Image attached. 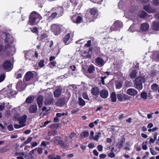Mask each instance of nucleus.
<instances>
[{
	"mask_svg": "<svg viewBox=\"0 0 159 159\" xmlns=\"http://www.w3.org/2000/svg\"><path fill=\"white\" fill-rule=\"evenodd\" d=\"M12 111L14 113H15L13 117L14 120H18L20 124L22 125H26L25 123L27 117V116L24 115L22 116L19 117L20 112L19 107H16L13 108L12 109Z\"/></svg>",
	"mask_w": 159,
	"mask_h": 159,
	"instance_id": "1",
	"label": "nucleus"
},
{
	"mask_svg": "<svg viewBox=\"0 0 159 159\" xmlns=\"http://www.w3.org/2000/svg\"><path fill=\"white\" fill-rule=\"evenodd\" d=\"M42 17L40 14L35 11L32 12L30 14L28 24L31 25H35L42 19Z\"/></svg>",
	"mask_w": 159,
	"mask_h": 159,
	"instance_id": "2",
	"label": "nucleus"
},
{
	"mask_svg": "<svg viewBox=\"0 0 159 159\" xmlns=\"http://www.w3.org/2000/svg\"><path fill=\"white\" fill-rule=\"evenodd\" d=\"M6 43V48H10L13 52L15 51L16 49L13 45V38L11 35L8 34L6 35V38L5 39Z\"/></svg>",
	"mask_w": 159,
	"mask_h": 159,
	"instance_id": "3",
	"label": "nucleus"
},
{
	"mask_svg": "<svg viewBox=\"0 0 159 159\" xmlns=\"http://www.w3.org/2000/svg\"><path fill=\"white\" fill-rule=\"evenodd\" d=\"M145 79L142 77L139 76L136 78L134 80V87L139 90L142 89V84L145 82Z\"/></svg>",
	"mask_w": 159,
	"mask_h": 159,
	"instance_id": "4",
	"label": "nucleus"
},
{
	"mask_svg": "<svg viewBox=\"0 0 159 159\" xmlns=\"http://www.w3.org/2000/svg\"><path fill=\"white\" fill-rule=\"evenodd\" d=\"M61 27V26L60 25L54 24L52 25L51 28L54 34L57 35L60 33Z\"/></svg>",
	"mask_w": 159,
	"mask_h": 159,
	"instance_id": "5",
	"label": "nucleus"
},
{
	"mask_svg": "<svg viewBox=\"0 0 159 159\" xmlns=\"http://www.w3.org/2000/svg\"><path fill=\"white\" fill-rule=\"evenodd\" d=\"M123 24L121 22L117 20L115 21L112 26L111 29L112 30H118L120 28L122 27Z\"/></svg>",
	"mask_w": 159,
	"mask_h": 159,
	"instance_id": "6",
	"label": "nucleus"
},
{
	"mask_svg": "<svg viewBox=\"0 0 159 159\" xmlns=\"http://www.w3.org/2000/svg\"><path fill=\"white\" fill-rule=\"evenodd\" d=\"M157 18L156 21L152 22V29L154 30H159V15H157Z\"/></svg>",
	"mask_w": 159,
	"mask_h": 159,
	"instance_id": "7",
	"label": "nucleus"
},
{
	"mask_svg": "<svg viewBox=\"0 0 159 159\" xmlns=\"http://www.w3.org/2000/svg\"><path fill=\"white\" fill-rule=\"evenodd\" d=\"M144 9L149 13H154L156 12V9L151 7L150 5H145L143 7Z\"/></svg>",
	"mask_w": 159,
	"mask_h": 159,
	"instance_id": "8",
	"label": "nucleus"
},
{
	"mask_svg": "<svg viewBox=\"0 0 159 159\" xmlns=\"http://www.w3.org/2000/svg\"><path fill=\"white\" fill-rule=\"evenodd\" d=\"M117 98L118 101L122 102L125 100H128L129 97L126 94H122L120 93H118L117 95Z\"/></svg>",
	"mask_w": 159,
	"mask_h": 159,
	"instance_id": "9",
	"label": "nucleus"
},
{
	"mask_svg": "<svg viewBox=\"0 0 159 159\" xmlns=\"http://www.w3.org/2000/svg\"><path fill=\"white\" fill-rule=\"evenodd\" d=\"M73 36V34L71 33H68L64 38L63 41L66 44H68L72 40L71 37Z\"/></svg>",
	"mask_w": 159,
	"mask_h": 159,
	"instance_id": "10",
	"label": "nucleus"
},
{
	"mask_svg": "<svg viewBox=\"0 0 159 159\" xmlns=\"http://www.w3.org/2000/svg\"><path fill=\"white\" fill-rule=\"evenodd\" d=\"M126 93L129 95L134 96L137 94L138 92L134 89L129 88L127 90Z\"/></svg>",
	"mask_w": 159,
	"mask_h": 159,
	"instance_id": "11",
	"label": "nucleus"
},
{
	"mask_svg": "<svg viewBox=\"0 0 159 159\" xmlns=\"http://www.w3.org/2000/svg\"><path fill=\"white\" fill-rule=\"evenodd\" d=\"M12 65L10 61H7L3 64V68L5 70H11L12 69Z\"/></svg>",
	"mask_w": 159,
	"mask_h": 159,
	"instance_id": "12",
	"label": "nucleus"
},
{
	"mask_svg": "<svg viewBox=\"0 0 159 159\" xmlns=\"http://www.w3.org/2000/svg\"><path fill=\"white\" fill-rule=\"evenodd\" d=\"M17 89L20 91H21L25 89V86L21 81H19L16 86Z\"/></svg>",
	"mask_w": 159,
	"mask_h": 159,
	"instance_id": "13",
	"label": "nucleus"
},
{
	"mask_svg": "<svg viewBox=\"0 0 159 159\" xmlns=\"http://www.w3.org/2000/svg\"><path fill=\"white\" fill-rule=\"evenodd\" d=\"M34 76V74L33 72L31 71H28L26 73L25 75V79L26 81H29L32 79Z\"/></svg>",
	"mask_w": 159,
	"mask_h": 159,
	"instance_id": "14",
	"label": "nucleus"
},
{
	"mask_svg": "<svg viewBox=\"0 0 159 159\" xmlns=\"http://www.w3.org/2000/svg\"><path fill=\"white\" fill-rule=\"evenodd\" d=\"M82 18L80 16H73L71 18V20L73 22L76 23H80L82 21Z\"/></svg>",
	"mask_w": 159,
	"mask_h": 159,
	"instance_id": "15",
	"label": "nucleus"
},
{
	"mask_svg": "<svg viewBox=\"0 0 159 159\" xmlns=\"http://www.w3.org/2000/svg\"><path fill=\"white\" fill-rule=\"evenodd\" d=\"M95 62L98 66H102L105 63L104 60L101 57H98L95 59Z\"/></svg>",
	"mask_w": 159,
	"mask_h": 159,
	"instance_id": "16",
	"label": "nucleus"
},
{
	"mask_svg": "<svg viewBox=\"0 0 159 159\" xmlns=\"http://www.w3.org/2000/svg\"><path fill=\"white\" fill-rule=\"evenodd\" d=\"M100 95L102 98H106L108 96V92L107 90H102L100 92Z\"/></svg>",
	"mask_w": 159,
	"mask_h": 159,
	"instance_id": "17",
	"label": "nucleus"
},
{
	"mask_svg": "<svg viewBox=\"0 0 159 159\" xmlns=\"http://www.w3.org/2000/svg\"><path fill=\"white\" fill-rule=\"evenodd\" d=\"M37 110V106L36 104L31 105L29 108L30 112L32 113H35Z\"/></svg>",
	"mask_w": 159,
	"mask_h": 159,
	"instance_id": "18",
	"label": "nucleus"
},
{
	"mask_svg": "<svg viewBox=\"0 0 159 159\" xmlns=\"http://www.w3.org/2000/svg\"><path fill=\"white\" fill-rule=\"evenodd\" d=\"M54 99L52 97H49L45 99L44 103L45 105H52L54 103Z\"/></svg>",
	"mask_w": 159,
	"mask_h": 159,
	"instance_id": "19",
	"label": "nucleus"
},
{
	"mask_svg": "<svg viewBox=\"0 0 159 159\" xmlns=\"http://www.w3.org/2000/svg\"><path fill=\"white\" fill-rule=\"evenodd\" d=\"M4 90L6 91V94L8 96L13 95L16 93L15 91H12L11 89L8 88L4 89Z\"/></svg>",
	"mask_w": 159,
	"mask_h": 159,
	"instance_id": "20",
	"label": "nucleus"
},
{
	"mask_svg": "<svg viewBox=\"0 0 159 159\" xmlns=\"http://www.w3.org/2000/svg\"><path fill=\"white\" fill-rule=\"evenodd\" d=\"M65 101L63 98L59 99L56 103L57 106L61 107L63 106L65 104Z\"/></svg>",
	"mask_w": 159,
	"mask_h": 159,
	"instance_id": "21",
	"label": "nucleus"
},
{
	"mask_svg": "<svg viewBox=\"0 0 159 159\" xmlns=\"http://www.w3.org/2000/svg\"><path fill=\"white\" fill-rule=\"evenodd\" d=\"M43 97L40 95L38 97L37 99V102L39 108L41 107L43 103Z\"/></svg>",
	"mask_w": 159,
	"mask_h": 159,
	"instance_id": "22",
	"label": "nucleus"
},
{
	"mask_svg": "<svg viewBox=\"0 0 159 159\" xmlns=\"http://www.w3.org/2000/svg\"><path fill=\"white\" fill-rule=\"evenodd\" d=\"M149 27L148 24L147 23L142 24L141 26L140 29L143 31H146L147 30Z\"/></svg>",
	"mask_w": 159,
	"mask_h": 159,
	"instance_id": "23",
	"label": "nucleus"
},
{
	"mask_svg": "<svg viewBox=\"0 0 159 159\" xmlns=\"http://www.w3.org/2000/svg\"><path fill=\"white\" fill-rule=\"evenodd\" d=\"M99 89L97 87H94L91 89V93L93 95H98L99 93Z\"/></svg>",
	"mask_w": 159,
	"mask_h": 159,
	"instance_id": "24",
	"label": "nucleus"
},
{
	"mask_svg": "<svg viewBox=\"0 0 159 159\" xmlns=\"http://www.w3.org/2000/svg\"><path fill=\"white\" fill-rule=\"evenodd\" d=\"M111 98L112 102H115L116 101V96L115 93H112L111 94Z\"/></svg>",
	"mask_w": 159,
	"mask_h": 159,
	"instance_id": "25",
	"label": "nucleus"
},
{
	"mask_svg": "<svg viewBox=\"0 0 159 159\" xmlns=\"http://www.w3.org/2000/svg\"><path fill=\"white\" fill-rule=\"evenodd\" d=\"M89 133L88 131H85L82 132L80 135V137L82 139H84L89 136Z\"/></svg>",
	"mask_w": 159,
	"mask_h": 159,
	"instance_id": "26",
	"label": "nucleus"
},
{
	"mask_svg": "<svg viewBox=\"0 0 159 159\" xmlns=\"http://www.w3.org/2000/svg\"><path fill=\"white\" fill-rule=\"evenodd\" d=\"M138 72L134 70L132 71L129 74L130 77L131 78H134L137 76V74Z\"/></svg>",
	"mask_w": 159,
	"mask_h": 159,
	"instance_id": "27",
	"label": "nucleus"
},
{
	"mask_svg": "<svg viewBox=\"0 0 159 159\" xmlns=\"http://www.w3.org/2000/svg\"><path fill=\"white\" fill-rule=\"evenodd\" d=\"M61 94V90L60 89L56 90L54 92V95L55 97H58Z\"/></svg>",
	"mask_w": 159,
	"mask_h": 159,
	"instance_id": "28",
	"label": "nucleus"
},
{
	"mask_svg": "<svg viewBox=\"0 0 159 159\" xmlns=\"http://www.w3.org/2000/svg\"><path fill=\"white\" fill-rule=\"evenodd\" d=\"M90 13L91 15L96 16L98 14L97 10L95 8H92L90 11Z\"/></svg>",
	"mask_w": 159,
	"mask_h": 159,
	"instance_id": "29",
	"label": "nucleus"
},
{
	"mask_svg": "<svg viewBox=\"0 0 159 159\" xmlns=\"http://www.w3.org/2000/svg\"><path fill=\"white\" fill-rule=\"evenodd\" d=\"M78 103L80 106H84L85 105V103L84 101L82 98H79Z\"/></svg>",
	"mask_w": 159,
	"mask_h": 159,
	"instance_id": "30",
	"label": "nucleus"
},
{
	"mask_svg": "<svg viewBox=\"0 0 159 159\" xmlns=\"http://www.w3.org/2000/svg\"><path fill=\"white\" fill-rule=\"evenodd\" d=\"M95 67L93 66H91L88 68V72L90 73H92L95 71Z\"/></svg>",
	"mask_w": 159,
	"mask_h": 159,
	"instance_id": "31",
	"label": "nucleus"
},
{
	"mask_svg": "<svg viewBox=\"0 0 159 159\" xmlns=\"http://www.w3.org/2000/svg\"><path fill=\"white\" fill-rule=\"evenodd\" d=\"M147 13L144 11H142L139 13V16L141 18H144L146 16Z\"/></svg>",
	"mask_w": 159,
	"mask_h": 159,
	"instance_id": "32",
	"label": "nucleus"
},
{
	"mask_svg": "<svg viewBox=\"0 0 159 159\" xmlns=\"http://www.w3.org/2000/svg\"><path fill=\"white\" fill-rule=\"evenodd\" d=\"M60 140V138L57 136L55 137L52 139L53 142L56 144H58Z\"/></svg>",
	"mask_w": 159,
	"mask_h": 159,
	"instance_id": "33",
	"label": "nucleus"
},
{
	"mask_svg": "<svg viewBox=\"0 0 159 159\" xmlns=\"http://www.w3.org/2000/svg\"><path fill=\"white\" fill-rule=\"evenodd\" d=\"M134 14L133 13L129 12L128 13H126L125 15L126 18L131 19H132V17L134 16Z\"/></svg>",
	"mask_w": 159,
	"mask_h": 159,
	"instance_id": "34",
	"label": "nucleus"
},
{
	"mask_svg": "<svg viewBox=\"0 0 159 159\" xmlns=\"http://www.w3.org/2000/svg\"><path fill=\"white\" fill-rule=\"evenodd\" d=\"M158 85L156 84H153L151 86V89L153 90H158Z\"/></svg>",
	"mask_w": 159,
	"mask_h": 159,
	"instance_id": "35",
	"label": "nucleus"
},
{
	"mask_svg": "<svg viewBox=\"0 0 159 159\" xmlns=\"http://www.w3.org/2000/svg\"><path fill=\"white\" fill-rule=\"evenodd\" d=\"M25 157L26 159H34V156L31 154L29 153L28 154L25 155Z\"/></svg>",
	"mask_w": 159,
	"mask_h": 159,
	"instance_id": "36",
	"label": "nucleus"
},
{
	"mask_svg": "<svg viewBox=\"0 0 159 159\" xmlns=\"http://www.w3.org/2000/svg\"><path fill=\"white\" fill-rule=\"evenodd\" d=\"M116 85V88L117 89H120L122 86V84L120 82H117Z\"/></svg>",
	"mask_w": 159,
	"mask_h": 159,
	"instance_id": "37",
	"label": "nucleus"
},
{
	"mask_svg": "<svg viewBox=\"0 0 159 159\" xmlns=\"http://www.w3.org/2000/svg\"><path fill=\"white\" fill-rule=\"evenodd\" d=\"M101 134L100 133H98L95 134V136L93 138V139L96 141H98L99 137H100V136Z\"/></svg>",
	"mask_w": 159,
	"mask_h": 159,
	"instance_id": "38",
	"label": "nucleus"
},
{
	"mask_svg": "<svg viewBox=\"0 0 159 159\" xmlns=\"http://www.w3.org/2000/svg\"><path fill=\"white\" fill-rule=\"evenodd\" d=\"M58 144L63 147H65L67 146L66 144L63 141L61 140H60Z\"/></svg>",
	"mask_w": 159,
	"mask_h": 159,
	"instance_id": "39",
	"label": "nucleus"
},
{
	"mask_svg": "<svg viewBox=\"0 0 159 159\" xmlns=\"http://www.w3.org/2000/svg\"><path fill=\"white\" fill-rule=\"evenodd\" d=\"M26 125H22L15 124L14 125V127L15 129H19L25 126Z\"/></svg>",
	"mask_w": 159,
	"mask_h": 159,
	"instance_id": "40",
	"label": "nucleus"
},
{
	"mask_svg": "<svg viewBox=\"0 0 159 159\" xmlns=\"http://www.w3.org/2000/svg\"><path fill=\"white\" fill-rule=\"evenodd\" d=\"M33 101V97L31 96L28 97L26 99L25 102L28 103H31Z\"/></svg>",
	"mask_w": 159,
	"mask_h": 159,
	"instance_id": "41",
	"label": "nucleus"
},
{
	"mask_svg": "<svg viewBox=\"0 0 159 159\" xmlns=\"http://www.w3.org/2000/svg\"><path fill=\"white\" fill-rule=\"evenodd\" d=\"M70 138L73 140L75 139L77 137L76 134L73 132H72L70 133Z\"/></svg>",
	"mask_w": 159,
	"mask_h": 159,
	"instance_id": "42",
	"label": "nucleus"
},
{
	"mask_svg": "<svg viewBox=\"0 0 159 159\" xmlns=\"http://www.w3.org/2000/svg\"><path fill=\"white\" fill-rule=\"evenodd\" d=\"M141 97L143 99H146L147 97V94L145 92H142L141 94Z\"/></svg>",
	"mask_w": 159,
	"mask_h": 159,
	"instance_id": "43",
	"label": "nucleus"
},
{
	"mask_svg": "<svg viewBox=\"0 0 159 159\" xmlns=\"http://www.w3.org/2000/svg\"><path fill=\"white\" fill-rule=\"evenodd\" d=\"M32 139V137H29L26 141L24 142L23 143H24V145H25L30 143L31 142Z\"/></svg>",
	"mask_w": 159,
	"mask_h": 159,
	"instance_id": "44",
	"label": "nucleus"
},
{
	"mask_svg": "<svg viewBox=\"0 0 159 159\" xmlns=\"http://www.w3.org/2000/svg\"><path fill=\"white\" fill-rule=\"evenodd\" d=\"M49 143L48 142L43 141L42 142L40 146H44L45 147L47 145H49Z\"/></svg>",
	"mask_w": 159,
	"mask_h": 159,
	"instance_id": "45",
	"label": "nucleus"
},
{
	"mask_svg": "<svg viewBox=\"0 0 159 159\" xmlns=\"http://www.w3.org/2000/svg\"><path fill=\"white\" fill-rule=\"evenodd\" d=\"M57 15V13L56 12L53 13L52 14L51 16H50L48 18L49 20H52Z\"/></svg>",
	"mask_w": 159,
	"mask_h": 159,
	"instance_id": "46",
	"label": "nucleus"
},
{
	"mask_svg": "<svg viewBox=\"0 0 159 159\" xmlns=\"http://www.w3.org/2000/svg\"><path fill=\"white\" fill-rule=\"evenodd\" d=\"M44 61L43 60H41L39 63V66L40 67H42L44 66Z\"/></svg>",
	"mask_w": 159,
	"mask_h": 159,
	"instance_id": "47",
	"label": "nucleus"
},
{
	"mask_svg": "<svg viewBox=\"0 0 159 159\" xmlns=\"http://www.w3.org/2000/svg\"><path fill=\"white\" fill-rule=\"evenodd\" d=\"M24 155V153L23 152H17L15 154V156H23Z\"/></svg>",
	"mask_w": 159,
	"mask_h": 159,
	"instance_id": "48",
	"label": "nucleus"
},
{
	"mask_svg": "<svg viewBox=\"0 0 159 159\" xmlns=\"http://www.w3.org/2000/svg\"><path fill=\"white\" fill-rule=\"evenodd\" d=\"M116 146L119 148L120 149L122 147L123 144L120 142H118L117 143Z\"/></svg>",
	"mask_w": 159,
	"mask_h": 159,
	"instance_id": "49",
	"label": "nucleus"
},
{
	"mask_svg": "<svg viewBox=\"0 0 159 159\" xmlns=\"http://www.w3.org/2000/svg\"><path fill=\"white\" fill-rule=\"evenodd\" d=\"M7 129L10 131H12L13 130L14 128L12 125H10L7 127Z\"/></svg>",
	"mask_w": 159,
	"mask_h": 159,
	"instance_id": "50",
	"label": "nucleus"
},
{
	"mask_svg": "<svg viewBox=\"0 0 159 159\" xmlns=\"http://www.w3.org/2000/svg\"><path fill=\"white\" fill-rule=\"evenodd\" d=\"M94 132L91 130L90 132V135L89 136V138L90 139H93L94 138Z\"/></svg>",
	"mask_w": 159,
	"mask_h": 159,
	"instance_id": "51",
	"label": "nucleus"
},
{
	"mask_svg": "<svg viewBox=\"0 0 159 159\" xmlns=\"http://www.w3.org/2000/svg\"><path fill=\"white\" fill-rule=\"evenodd\" d=\"M153 3L155 6H159V0H154L153 1Z\"/></svg>",
	"mask_w": 159,
	"mask_h": 159,
	"instance_id": "52",
	"label": "nucleus"
},
{
	"mask_svg": "<svg viewBox=\"0 0 159 159\" xmlns=\"http://www.w3.org/2000/svg\"><path fill=\"white\" fill-rule=\"evenodd\" d=\"M5 75L4 74H1L0 75V82L2 81L4 79Z\"/></svg>",
	"mask_w": 159,
	"mask_h": 159,
	"instance_id": "53",
	"label": "nucleus"
},
{
	"mask_svg": "<svg viewBox=\"0 0 159 159\" xmlns=\"http://www.w3.org/2000/svg\"><path fill=\"white\" fill-rule=\"evenodd\" d=\"M37 149L38 152L39 154H41L42 153L43 149L42 148L39 147L37 148Z\"/></svg>",
	"mask_w": 159,
	"mask_h": 159,
	"instance_id": "54",
	"label": "nucleus"
},
{
	"mask_svg": "<svg viewBox=\"0 0 159 159\" xmlns=\"http://www.w3.org/2000/svg\"><path fill=\"white\" fill-rule=\"evenodd\" d=\"M142 148L144 150H146L148 148V147L147 144L143 143H142Z\"/></svg>",
	"mask_w": 159,
	"mask_h": 159,
	"instance_id": "55",
	"label": "nucleus"
},
{
	"mask_svg": "<svg viewBox=\"0 0 159 159\" xmlns=\"http://www.w3.org/2000/svg\"><path fill=\"white\" fill-rule=\"evenodd\" d=\"M38 144V143L36 142L31 143L30 144L31 145V148H33L37 146Z\"/></svg>",
	"mask_w": 159,
	"mask_h": 159,
	"instance_id": "56",
	"label": "nucleus"
},
{
	"mask_svg": "<svg viewBox=\"0 0 159 159\" xmlns=\"http://www.w3.org/2000/svg\"><path fill=\"white\" fill-rule=\"evenodd\" d=\"M56 64V62L55 61H52L50 63V67L51 68L54 67Z\"/></svg>",
	"mask_w": 159,
	"mask_h": 159,
	"instance_id": "57",
	"label": "nucleus"
},
{
	"mask_svg": "<svg viewBox=\"0 0 159 159\" xmlns=\"http://www.w3.org/2000/svg\"><path fill=\"white\" fill-rule=\"evenodd\" d=\"M150 152L152 155H155L157 154L156 152L152 148H150Z\"/></svg>",
	"mask_w": 159,
	"mask_h": 159,
	"instance_id": "58",
	"label": "nucleus"
},
{
	"mask_svg": "<svg viewBox=\"0 0 159 159\" xmlns=\"http://www.w3.org/2000/svg\"><path fill=\"white\" fill-rule=\"evenodd\" d=\"M69 68L71 69L72 71H74L75 70L76 66L74 65H72L70 66Z\"/></svg>",
	"mask_w": 159,
	"mask_h": 159,
	"instance_id": "59",
	"label": "nucleus"
},
{
	"mask_svg": "<svg viewBox=\"0 0 159 159\" xmlns=\"http://www.w3.org/2000/svg\"><path fill=\"white\" fill-rule=\"evenodd\" d=\"M91 41L89 40L87 41V43H86L85 45L86 47H89L91 45Z\"/></svg>",
	"mask_w": 159,
	"mask_h": 159,
	"instance_id": "60",
	"label": "nucleus"
},
{
	"mask_svg": "<svg viewBox=\"0 0 159 159\" xmlns=\"http://www.w3.org/2000/svg\"><path fill=\"white\" fill-rule=\"evenodd\" d=\"M97 148L99 151H101L102 150L103 147L102 145H99L97 146Z\"/></svg>",
	"mask_w": 159,
	"mask_h": 159,
	"instance_id": "61",
	"label": "nucleus"
},
{
	"mask_svg": "<svg viewBox=\"0 0 159 159\" xmlns=\"http://www.w3.org/2000/svg\"><path fill=\"white\" fill-rule=\"evenodd\" d=\"M83 97L84 98L86 99H88V96L87 94L86 93H84L83 94Z\"/></svg>",
	"mask_w": 159,
	"mask_h": 159,
	"instance_id": "62",
	"label": "nucleus"
},
{
	"mask_svg": "<svg viewBox=\"0 0 159 159\" xmlns=\"http://www.w3.org/2000/svg\"><path fill=\"white\" fill-rule=\"evenodd\" d=\"M108 156L111 158H113L115 156V155L114 153L111 152L108 154Z\"/></svg>",
	"mask_w": 159,
	"mask_h": 159,
	"instance_id": "63",
	"label": "nucleus"
},
{
	"mask_svg": "<svg viewBox=\"0 0 159 159\" xmlns=\"http://www.w3.org/2000/svg\"><path fill=\"white\" fill-rule=\"evenodd\" d=\"M47 37V35L46 34H42L41 37L40 38L41 39H45Z\"/></svg>",
	"mask_w": 159,
	"mask_h": 159,
	"instance_id": "64",
	"label": "nucleus"
}]
</instances>
